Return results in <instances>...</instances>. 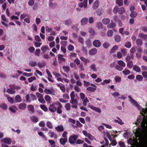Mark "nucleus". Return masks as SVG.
Segmentation results:
<instances>
[{
    "label": "nucleus",
    "instance_id": "obj_48",
    "mask_svg": "<svg viewBox=\"0 0 147 147\" xmlns=\"http://www.w3.org/2000/svg\"><path fill=\"white\" fill-rule=\"evenodd\" d=\"M123 0H116L117 4L119 6H121L123 5Z\"/></svg>",
    "mask_w": 147,
    "mask_h": 147
},
{
    "label": "nucleus",
    "instance_id": "obj_30",
    "mask_svg": "<svg viewBox=\"0 0 147 147\" xmlns=\"http://www.w3.org/2000/svg\"><path fill=\"white\" fill-rule=\"evenodd\" d=\"M133 69L135 71L137 72H139L140 71V68L138 66L135 65L133 67Z\"/></svg>",
    "mask_w": 147,
    "mask_h": 147
},
{
    "label": "nucleus",
    "instance_id": "obj_27",
    "mask_svg": "<svg viewBox=\"0 0 147 147\" xmlns=\"http://www.w3.org/2000/svg\"><path fill=\"white\" fill-rule=\"evenodd\" d=\"M102 22L104 24L107 25L109 23L110 20L109 18H106L102 19Z\"/></svg>",
    "mask_w": 147,
    "mask_h": 147
},
{
    "label": "nucleus",
    "instance_id": "obj_51",
    "mask_svg": "<svg viewBox=\"0 0 147 147\" xmlns=\"http://www.w3.org/2000/svg\"><path fill=\"white\" fill-rule=\"evenodd\" d=\"M115 24L114 22H111L108 25L107 27L108 28H111L115 27Z\"/></svg>",
    "mask_w": 147,
    "mask_h": 147
},
{
    "label": "nucleus",
    "instance_id": "obj_46",
    "mask_svg": "<svg viewBox=\"0 0 147 147\" xmlns=\"http://www.w3.org/2000/svg\"><path fill=\"white\" fill-rule=\"evenodd\" d=\"M103 46L104 48L107 49L110 46V44L107 42H105L103 44Z\"/></svg>",
    "mask_w": 147,
    "mask_h": 147
},
{
    "label": "nucleus",
    "instance_id": "obj_47",
    "mask_svg": "<svg viewBox=\"0 0 147 147\" xmlns=\"http://www.w3.org/2000/svg\"><path fill=\"white\" fill-rule=\"evenodd\" d=\"M115 68L117 70L121 71L123 69V67L119 65H117L115 66Z\"/></svg>",
    "mask_w": 147,
    "mask_h": 147
},
{
    "label": "nucleus",
    "instance_id": "obj_12",
    "mask_svg": "<svg viewBox=\"0 0 147 147\" xmlns=\"http://www.w3.org/2000/svg\"><path fill=\"white\" fill-rule=\"evenodd\" d=\"M2 141L3 142H4L8 144H10L11 142V138H6L3 139Z\"/></svg>",
    "mask_w": 147,
    "mask_h": 147
},
{
    "label": "nucleus",
    "instance_id": "obj_49",
    "mask_svg": "<svg viewBox=\"0 0 147 147\" xmlns=\"http://www.w3.org/2000/svg\"><path fill=\"white\" fill-rule=\"evenodd\" d=\"M7 99L8 101L11 103H13L14 102V99L11 97L7 96Z\"/></svg>",
    "mask_w": 147,
    "mask_h": 147
},
{
    "label": "nucleus",
    "instance_id": "obj_54",
    "mask_svg": "<svg viewBox=\"0 0 147 147\" xmlns=\"http://www.w3.org/2000/svg\"><path fill=\"white\" fill-rule=\"evenodd\" d=\"M132 55H131V56H130L128 55L126 57L125 59L126 61L128 62L132 58Z\"/></svg>",
    "mask_w": 147,
    "mask_h": 147
},
{
    "label": "nucleus",
    "instance_id": "obj_34",
    "mask_svg": "<svg viewBox=\"0 0 147 147\" xmlns=\"http://www.w3.org/2000/svg\"><path fill=\"white\" fill-rule=\"evenodd\" d=\"M125 12V9L123 7H121L118 10V13L120 14L123 13Z\"/></svg>",
    "mask_w": 147,
    "mask_h": 147
},
{
    "label": "nucleus",
    "instance_id": "obj_5",
    "mask_svg": "<svg viewBox=\"0 0 147 147\" xmlns=\"http://www.w3.org/2000/svg\"><path fill=\"white\" fill-rule=\"evenodd\" d=\"M82 133L85 137H88L90 140H95V137L92 135L88 133L86 131L83 130L82 131Z\"/></svg>",
    "mask_w": 147,
    "mask_h": 147
},
{
    "label": "nucleus",
    "instance_id": "obj_36",
    "mask_svg": "<svg viewBox=\"0 0 147 147\" xmlns=\"http://www.w3.org/2000/svg\"><path fill=\"white\" fill-rule=\"evenodd\" d=\"M41 49L42 51L45 52L46 51L49 49V48L48 46H43L41 47Z\"/></svg>",
    "mask_w": 147,
    "mask_h": 147
},
{
    "label": "nucleus",
    "instance_id": "obj_29",
    "mask_svg": "<svg viewBox=\"0 0 147 147\" xmlns=\"http://www.w3.org/2000/svg\"><path fill=\"white\" fill-rule=\"evenodd\" d=\"M99 5V2L98 1H95L93 5V8L94 9H96Z\"/></svg>",
    "mask_w": 147,
    "mask_h": 147
},
{
    "label": "nucleus",
    "instance_id": "obj_41",
    "mask_svg": "<svg viewBox=\"0 0 147 147\" xmlns=\"http://www.w3.org/2000/svg\"><path fill=\"white\" fill-rule=\"evenodd\" d=\"M136 43L137 45L141 46L142 44V42L141 40L138 39L136 40Z\"/></svg>",
    "mask_w": 147,
    "mask_h": 147
},
{
    "label": "nucleus",
    "instance_id": "obj_60",
    "mask_svg": "<svg viewBox=\"0 0 147 147\" xmlns=\"http://www.w3.org/2000/svg\"><path fill=\"white\" fill-rule=\"evenodd\" d=\"M137 15V13L135 11H132L130 14V16L132 18H134Z\"/></svg>",
    "mask_w": 147,
    "mask_h": 147
},
{
    "label": "nucleus",
    "instance_id": "obj_61",
    "mask_svg": "<svg viewBox=\"0 0 147 147\" xmlns=\"http://www.w3.org/2000/svg\"><path fill=\"white\" fill-rule=\"evenodd\" d=\"M111 95L114 97H117L120 95V94L118 92H115L111 93Z\"/></svg>",
    "mask_w": 147,
    "mask_h": 147
},
{
    "label": "nucleus",
    "instance_id": "obj_6",
    "mask_svg": "<svg viewBox=\"0 0 147 147\" xmlns=\"http://www.w3.org/2000/svg\"><path fill=\"white\" fill-rule=\"evenodd\" d=\"M45 93L47 94H51L53 95L55 94V91L53 88L46 89L44 90Z\"/></svg>",
    "mask_w": 147,
    "mask_h": 147
},
{
    "label": "nucleus",
    "instance_id": "obj_17",
    "mask_svg": "<svg viewBox=\"0 0 147 147\" xmlns=\"http://www.w3.org/2000/svg\"><path fill=\"white\" fill-rule=\"evenodd\" d=\"M118 48V47L117 45H115L113 47L112 49L110 50V53H115Z\"/></svg>",
    "mask_w": 147,
    "mask_h": 147
},
{
    "label": "nucleus",
    "instance_id": "obj_1",
    "mask_svg": "<svg viewBox=\"0 0 147 147\" xmlns=\"http://www.w3.org/2000/svg\"><path fill=\"white\" fill-rule=\"evenodd\" d=\"M147 106V104H146ZM140 113L141 116L138 117V122L143 128L147 127V107L145 109L142 108Z\"/></svg>",
    "mask_w": 147,
    "mask_h": 147
},
{
    "label": "nucleus",
    "instance_id": "obj_18",
    "mask_svg": "<svg viewBox=\"0 0 147 147\" xmlns=\"http://www.w3.org/2000/svg\"><path fill=\"white\" fill-rule=\"evenodd\" d=\"M28 110L31 113H33L34 111V107L32 105H29L27 106Z\"/></svg>",
    "mask_w": 147,
    "mask_h": 147
},
{
    "label": "nucleus",
    "instance_id": "obj_63",
    "mask_svg": "<svg viewBox=\"0 0 147 147\" xmlns=\"http://www.w3.org/2000/svg\"><path fill=\"white\" fill-rule=\"evenodd\" d=\"M40 51L39 49H36L35 55V56H38L40 55Z\"/></svg>",
    "mask_w": 147,
    "mask_h": 147
},
{
    "label": "nucleus",
    "instance_id": "obj_64",
    "mask_svg": "<svg viewBox=\"0 0 147 147\" xmlns=\"http://www.w3.org/2000/svg\"><path fill=\"white\" fill-rule=\"evenodd\" d=\"M133 62L132 61H129L127 62V65L129 68H131L133 66Z\"/></svg>",
    "mask_w": 147,
    "mask_h": 147
},
{
    "label": "nucleus",
    "instance_id": "obj_57",
    "mask_svg": "<svg viewBox=\"0 0 147 147\" xmlns=\"http://www.w3.org/2000/svg\"><path fill=\"white\" fill-rule=\"evenodd\" d=\"M7 92L11 94H13L15 93V91L13 89H8L7 90Z\"/></svg>",
    "mask_w": 147,
    "mask_h": 147
},
{
    "label": "nucleus",
    "instance_id": "obj_8",
    "mask_svg": "<svg viewBox=\"0 0 147 147\" xmlns=\"http://www.w3.org/2000/svg\"><path fill=\"white\" fill-rule=\"evenodd\" d=\"M71 103L73 105L72 106V108L77 109V104L78 103V102L77 100L76 99H73L71 100Z\"/></svg>",
    "mask_w": 147,
    "mask_h": 147
},
{
    "label": "nucleus",
    "instance_id": "obj_7",
    "mask_svg": "<svg viewBox=\"0 0 147 147\" xmlns=\"http://www.w3.org/2000/svg\"><path fill=\"white\" fill-rule=\"evenodd\" d=\"M55 104V103H53L49 106V110L51 112H55L57 110V107L54 105Z\"/></svg>",
    "mask_w": 147,
    "mask_h": 147
},
{
    "label": "nucleus",
    "instance_id": "obj_50",
    "mask_svg": "<svg viewBox=\"0 0 147 147\" xmlns=\"http://www.w3.org/2000/svg\"><path fill=\"white\" fill-rule=\"evenodd\" d=\"M71 99H74L75 97V92L74 91H72L70 94Z\"/></svg>",
    "mask_w": 147,
    "mask_h": 147
},
{
    "label": "nucleus",
    "instance_id": "obj_38",
    "mask_svg": "<svg viewBox=\"0 0 147 147\" xmlns=\"http://www.w3.org/2000/svg\"><path fill=\"white\" fill-rule=\"evenodd\" d=\"M122 72L125 75H128L130 74V71L126 68Z\"/></svg>",
    "mask_w": 147,
    "mask_h": 147
},
{
    "label": "nucleus",
    "instance_id": "obj_25",
    "mask_svg": "<svg viewBox=\"0 0 147 147\" xmlns=\"http://www.w3.org/2000/svg\"><path fill=\"white\" fill-rule=\"evenodd\" d=\"M49 134L51 138L54 137L55 138H57L56 134L53 131H49Z\"/></svg>",
    "mask_w": 147,
    "mask_h": 147
},
{
    "label": "nucleus",
    "instance_id": "obj_42",
    "mask_svg": "<svg viewBox=\"0 0 147 147\" xmlns=\"http://www.w3.org/2000/svg\"><path fill=\"white\" fill-rule=\"evenodd\" d=\"M36 78L34 76H31L28 79V81L29 83H31L34 80H36Z\"/></svg>",
    "mask_w": 147,
    "mask_h": 147
},
{
    "label": "nucleus",
    "instance_id": "obj_33",
    "mask_svg": "<svg viewBox=\"0 0 147 147\" xmlns=\"http://www.w3.org/2000/svg\"><path fill=\"white\" fill-rule=\"evenodd\" d=\"M15 100L17 102H20L22 101L21 97L19 95H17L15 97Z\"/></svg>",
    "mask_w": 147,
    "mask_h": 147
},
{
    "label": "nucleus",
    "instance_id": "obj_19",
    "mask_svg": "<svg viewBox=\"0 0 147 147\" xmlns=\"http://www.w3.org/2000/svg\"><path fill=\"white\" fill-rule=\"evenodd\" d=\"M116 118L117 119H115L114 120V121L115 123H117L121 125H122L124 124V123L122 121L121 119L119 117H117Z\"/></svg>",
    "mask_w": 147,
    "mask_h": 147
},
{
    "label": "nucleus",
    "instance_id": "obj_53",
    "mask_svg": "<svg viewBox=\"0 0 147 147\" xmlns=\"http://www.w3.org/2000/svg\"><path fill=\"white\" fill-rule=\"evenodd\" d=\"M72 23V22L70 20L67 19L66 20L65 22V24L67 26H68L71 24Z\"/></svg>",
    "mask_w": 147,
    "mask_h": 147
},
{
    "label": "nucleus",
    "instance_id": "obj_32",
    "mask_svg": "<svg viewBox=\"0 0 147 147\" xmlns=\"http://www.w3.org/2000/svg\"><path fill=\"white\" fill-rule=\"evenodd\" d=\"M31 120L34 123H36L38 121V119L37 118L34 116H32L31 117Z\"/></svg>",
    "mask_w": 147,
    "mask_h": 147
},
{
    "label": "nucleus",
    "instance_id": "obj_13",
    "mask_svg": "<svg viewBox=\"0 0 147 147\" xmlns=\"http://www.w3.org/2000/svg\"><path fill=\"white\" fill-rule=\"evenodd\" d=\"M97 52V50L96 48H93L89 51V54L91 55H93L96 54Z\"/></svg>",
    "mask_w": 147,
    "mask_h": 147
},
{
    "label": "nucleus",
    "instance_id": "obj_3",
    "mask_svg": "<svg viewBox=\"0 0 147 147\" xmlns=\"http://www.w3.org/2000/svg\"><path fill=\"white\" fill-rule=\"evenodd\" d=\"M26 99L27 101L30 102L31 100H34L36 99L35 96L32 94H29L26 96Z\"/></svg>",
    "mask_w": 147,
    "mask_h": 147
},
{
    "label": "nucleus",
    "instance_id": "obj_2",
    "mask_svg": "<svg viewBox=\"0 0 147 147\" xmlns=\"http://www.w3.org/2000/svg\"><path fill=\"white\" fill-rule=\"evenodd\" d=\"M128 97L129 99V101L131 104L139 109V108L141 109L137 101L133 98L131 96H128Z\"/></svg>",
    "mask_w": 147,
    "mask_h": 147
},
{
    "label": "nucleus",
    "instance_id": "obj_9",
    "mask_svg": "<svg viewBox=\"0 0 147 147\" xmlns=\"http://www.w3.org/2000/svg\"><path fill=\"white\" fill-rule=\"evenodd\" d=\"M46 30L47 32L50 33L51 35H55V33L53 31L52 28L49 26H47L46 27Z\"/></svg>",
    "mask_w": 147,
    "mask_h": 147
},
{
    "label": "nucleus",
    "instance_id": "obj_21",
    "mask_svg": "<svg viewBox=\"0 0 147 147\" xmlns=\"http://www.w3.org/2000/svg\"><path fill=\"white\" fill-rule=\"evenodd\" d=\"M26 107V105L24 103H21L20 104L18 105V108L21 110L24 109Z\"/></svg>",
    "mask_w": 147,
    "mask_h": 147
},
{
    "label": "nucleus",
    "instance_id": "obj_10",
    "mask_svg": "<svg viewBox=\"0 0 147 147\" xmlns=\"http://www.w3.org/2000/svg\"><path fill=\"white\" fill-rule=\"evenodd\" d=\"M93 45L96 47H99L101 46V43L99 40H95L93 42Z\"/></svg>",
    "mask_w": 147,
    "mask_h": 147
},
{
    "label": "nucleus",
    "instance_id": "obj_56",
    "mask_svg": "<svg viewBox=\"0 0 147 147\" xmlns=\"http://www.w3.org/2000/svg\"><path fill=\"white\" fill-rule=\"evenodd\" d=\"M96 89L92 87H89L86 88V90L89 91L91 92H94L96 90Z\"/></svg>",
    "mask_w": 147,
    "mask_h": 147
},
{
    "label": "nucleus",
    "instance_id": "obj_31",
    "mask_svg": "<svg viewBox=\"0 0 147 147\" xmlns=\"http://www.w3.org/2000/svg\"><path fill=\"white\" fill-rule=\"evenodd\" d=\"M113 31L111 30H108L107 32V36L109 37H111L113 35Z\"/></svg>",
    "mask_w": 147,
    "mask_h": 147
},
{
    "label": "nucleus",
    "instance_id": "obj_39",
    "mask_svg": "<svg viewBox=\"0 0 147 147\" xmlns=\"http://www.w3.org/2000/svg\"><path fill=\"white\" fill-rule=\"evenodd\" d=\"M63 69L66 72H68L70 70V67L68 66H63Z\"/></svg>",
    "mask_w": 147,
    "mask_h": 147
},
{
    "label": "nucleus",
    "instance_id": "obj_45",
    "mask_svg": "<svg viewBox=\"0 0 147 147\" xmlns=\"http://www.w3.org/2000/svg\"><path fill=\"white\" fill-rule=\"evenodd\" d=\"M29 64L32 67H35L37 65V62L35 61H31L30 62Z\"/></svg>",
    "mask_w": 147,
    "mask_h": 147
},
{
    "label": "nucleus",
    "instance_id": "obj_58",
    "mask_svg": "<svg viewBox=\"0 0 147 147\" xmlns=\"http://www.w3.org/2000/svg\"><path fill=\"white\" fill-rule=\"evenodd\" d=\"M41 108L44 111L46 112L48 111V109L46 106L43 105H41L40 106Z\"/></svg>",
    "mask_w": 147,
    "mask_h": 147
},
{
    "label": "nucleus",
    "instance_id": "obj_14",
    "mask_svg": "<svg viewBox=\"0 0 147 147\" xmlns=\"http://www.w3.org/2000/svg\"><path fill=\"white\" fill-rule=\"evenodd\" d=\"M57 103L59 105V106L58 107L57 109V112L59 114H61L62 112V111L61 109L62 108V106L61 105L59 102H57Z\"/></svg>",
    "mask_w": 147,
    "mask_h": 147
},
{
    "label": "nucleus",
    "instance_id": "obj_11",
    "mask_svg": "<svg viewBox=\"0 0 147 147\" xmlns=\"http://www.w3.org/2000/svg\"><path fill=\"white\" fill-rule=\"evenodd\" d=\"M88 107L92 110L95 111L98 113H100L101 112V109L99 108L96 107L91 105H88Z\"/></svg>",
    "mask_w": 147,
    "mask_h": 147
},
{
    "label": "nucleus",
    "instance_id": "obj_22",
    "mask_svg": "<svg viewBox=\"0 0 147 147\" xmlns=\"http://www.w3.org/2000/svg\"><path fill=\"white\" fill-rule=\"evenodd\" d=\"M55 129L58 132H61L63 130V127L62 125L58 126L55 127Z\"/></svg>",
    "mask_w": 147,
    "mask_h": 147
},
{
    "label": "nucleus",
    "instance_id": "obj_28",
    "mask_svg": "<svg viewBox=\"0 0 147 147\" xmlns=\"http://www.w3.org/2000/svg\"><path fill=\"white\" fill-rule=\"evenodd\" d=\"M111 82L110 79L105 80L103 81L102 82L100 83V84L102 85H105V84H109Z\"/></svg>",
    "mask_w": 147,
    "mask_h": 147
},
{
    "label": "nucleus",
    "instance_id": "obj_4",
    "mask_svg": "<svg viewBox=\"0 0 147 147\" xmlns=\"http://www.w3.org/2000/svg\"><path fill=\"white\" fill-rule=\"evenodd\" d=\"M78 136L77 135H73L70 136L69 139V142L71 144L76 143Z\"/></svg>",
    "mask_w": 147,
    "mask_h": 147
},
{
    "label": "nucleus",
    "instance_id": "obj_44",
    "mask_svg": "<svg viewBox=\"0 0 147 147\" xmlns=\"http://www.w3.org/2000/svg\"><path fill=\"white\" fill-rule=\"evenodd\" d=\"M90 68L93 71L96 72L97 71V69L96 66L94 64H92L90 66Z\"/></svg>",
    "mask_w": 147,
    "mask_h": 147
},
{
    "label": "nucleus",
    "instance_id": "obj_35",
    "mask_svg": "<svg viewBox=\"0 0 147 147\" xmlns=\"http://www.w3.org/2000/svg\"><path fill=\"white\" fill-rule=\"evenodd\" d=\"M82 100L83 101V106H86L87 105V103L89 102V100L86 97Z\"/></svg>",
    "mask_w": 147,
    "mask_h": 147
},
{
    "label": "nucleus",
    "instance_id": "obj_20",
    "mask_svg": "<svg viewBox=\"0 0 147 147\" xmlns=\"http://www.w3.org/2000/svg\"><path fill=\"white\" fill-rule=\"evenodd\" d=\"M63 57V56L61 54L58 55V58L59 61L61 62L65 61V59Z\"/></svg>",
    "mask_w": 147,
    "mask_h": 147
},
{
    "label": "nucleus",
    "instance_id": "obj_40",
    "mask_svg": "<svg viewBox=\"0 0 147 147\" xmlns=\"http://www.w3.org/2000/svg\"><path fill=\"white\" fill-rule=\"evenodd\" d=\"M47 126L50 129H52L53 126L52 123L49 121H47L46 123Z\"/></svg>",
    "mask_w": 147,
    "mask_h": 147
},
{
    "label": "nucleus",
    "instance_id": "obj_23",
    "mask_svg": "<svg viewBox=\"0 0 147 147\" xmlns=\"http://www.w3.org/2000/svg\"><path fill=\"white\" fill-rule=\"evenodd\" d=\"M67 138H61L60 140V142L61 144L64 145L67 141Z\"/></svg>",
    "mask_w": 147,
    "mask_h": 147
},
{
    "label": "nucleus",
    "instance_id": "obj_59",
    "mask_svg": "<svg viewBox=\"0 0 147 147\" xmlns=\"http://www.w3.org/2000/svg\"><path fill=\"white\" fill-rule=\"evenodd\" d=\"M103 133L105 135H106L109 139L110 140L111 135L107 131H104L103 132Z\"/></svg>",
    "mask_w": 147,
    "mask_h": 147
},
{
    "label": "nucleus",
    "instance_id": "obj_24",
    "mask_svg": "<svg viewBox=\"0 0 147 147\" xmlns=\"http://www.w3.org/2000/svg\"><path fill=\"white\" fill-rule=\"evenodd\" d=\"M9 110L11 112L15 113L16 112V110H17V108L15 106H12L9 108Z\"/></svg>",
    "mask_w": 147,
    "mask_h": 147
},
{
    "label": "nucleus",
    "instance_id": "obj_62",
    "mask_svg": "<svg viewBox=\"0 0 147 147\" xmlns=\"http://www.w3.org/2000/svg\"><path fill=\"white\" fill-rule=\"evenodd\" d=\"M34 0H29L28 2V4L29 6H32L34 4Z\"/></svg>",
    "mask_w": 147,
    "mask_h": 147
},
{
    "label": "nucleus",
    "instance_id": "obj_37",
    "mask_svg": "<svg viewBox=\"0 0 147 147\" xmlns=\"http://www.w3.org/2000/svg\"><path fill=\"white\" fill-rule=\"evenodd\" d=\"M139 37L143 39H147V35H145L141 33L139 34Z\"/></svg>",
    "mask_w": 147,
    "mask_h": 147
},
{
    "label": "nucleus",
    "instance_id": "obj_43",
    "mask_svg": "<svg viewBox=\"0 0 147 147\" xmlns=\"http://www.w3.org/2000/svg\"><path fill=\"white\" fill-rule=\"evenodd\" d=\"M68 50L69 51H72L74 49V47L71 45H69L67 47Z\"/></svg>",
    "mask_w": 147,
    "mask_h": 147
},
{
    "label": "nucleus",
    "instance_id": "obj_26",
    "mask_svg": "<svg viewBox=\"0 0 147 147\" xmlns=\"http://www.w3.org/2000/svg\"><path fill=\"white\" fill-rule=\"evenodd\" d=\"M117 63L119 64V65L121 66L122 67H124L125 66V63L121 60L117 61Z\"/></svg>",
    "mask_w": 147,
    "mask_h": 147
},
{
    "label": "nucleus",
    "instance_id": "obj_55",
    "mask_svg": "<svg viewBox=\"0 0 147 147\" xmlns=\"http://www.w3.org/2000/svg\"><path fill=\"white\" fill-rule=\"evenodd\" d=\"M125 46L128 48H130L131 47V44L130 42L128 41L125 44Z\"/></svg>",
    "mask_w": 147,
    "mask_h": 147
},
{
    "label": "nucleus",
    "instance_id": "obj_16",
    "mask_svg": "<svg viewBox=\"0 0 147 147\" xmlns=\"http://www.w3.org/2000/svg\"><path fill=\"white\" fill-rule=\"evenodd\" d=\"M57 86L59 87L60 90L62 92H64L65 90V86L62 84H57Z\"/></svg>",
    "mask_w": 147,
    "mask_h": 147
},
{
    "label": "nucleus",
    "instance_id": "obj_52",
    "mask_svg": "<svg viewBox=\"0 0 147 147\" xmlns=\"http://www.w3.org/2000/svg\"><path fill=\"white\" fill-rule=\"evenodd\" d=\"M65 107L67 110H69L71 108V106L70 103H66L65 105Z\"/></svg>",
    "mask_w": 147,
    "mask_h": 147
},
{
    "label": "nucleus",
    "instance_id": "obj_15",
    "mask_svg": "<svg viewBox=\"0 0 147 147\" xmlns=\"http://www.w3.org/2000/svg\"><path fill=\"white\" fill-rule=\"evenodd\" d=\"M88 21V19L87 18H82L81 20V24L82 25L84 26L86 25Z\"/></svg>",
    "mask_w": 147,
    "mask_h": 147
}]
</instances>
